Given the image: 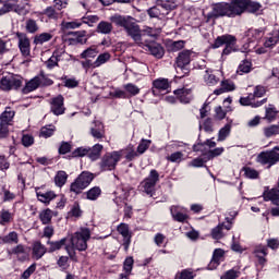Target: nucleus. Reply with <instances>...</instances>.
Here are the masks:
<instances>
[{
    "label": "nucleus",
    "instance_id": "44",
    "mask_svg": "<svg viewBox=\"0 0 279 279\" xmlns=\"http://www.w3.org/2000/svg\"><path fill=\"white\" fill-rule=\"evenodd\" d=\"M99 53V50L97 49V46H90L87 49H85L81 53V58L83 60H88V58H97V54Z\"/></svg>",
    "mask_w": 279,
    "mask_h": 279
},
{
    "label": "nucleus",
    "instance_id": "45",
    "mask_svg": "<svg viewBox=\"0 0 279 279\" xmlns=\"http://www.w3.org/2000/svg\"><path fill=\"white\" fill-rule=\"evenodd\" d=\"M51 38H53V35L51 33H41L35 36L34 45H45V43H49Z\"/></svg>",
    "mask_w": 279,
    "mask_h": 279
},
{
    "label": "nucleus",
    "instance_id": "4",
    "mask_svg": "<svg viewBox=\"0 0 279 279\" xmlns=\"http://www.w3.org/2000/svg\"><path fill=\"white\" fill-rule=\"evenodd\" d=\"M175 8L178 2L174 0H157L156 5L147 10V14L150 19H165Z\"/></svg>",
    "mask_w": 279,
    "mask_h": 279
},
{
    "label": "nucleus",
    "instance_id": "26",
    "mask_svg": "<svg viewBox=\"0 0 279 279\" xmlns=\"http://www.w3.org/2000/svg\"><path fill=\"white\" fill-rule=\"evenodd\" d=\"M174 95L178 97L181 104H191V99H192L191 89H186V88L175 89Z\"/></svg>",
    "mask_w": 279,
    "mask_h": 279
},
{
    "label": "nucleus",
    "instance_id": "12",
    "mask_svg": "<svg viewBox=\"0 0 279 279\" xmlns=\"http://www.w3.org/2000/svg\"><path fill=\"white\" fill-rule=\"evenodd\" d=\"M49 106L50 112H52L54 117H60L66 112V107H64V96L62 95L50 98Z\"/></svg>",
    "mask_w": 279,
    "mask_h": 279
},
{
    "label": "nucleus",
    "instance_id": "38",
    "mask_svg": "<svg viewBox=\"0 0 279 279\" xmlns=\"http://www.w3.org/2000/svg\"><path fill=\"white\" fill-rule=\"evenodd\" d=\"M44 14L52 21H58V19L62 17V12L56 9V7L46 8Z\"/></svg>",
    "mask_w": 279,
    "mask_h": 279
},
{
    "label": "nucleus",
    "instance_id": "11",
    "mask_svg": "<svg viewBox=\"0 0 279 279\" xmlns=\"http://www.w3.org/2000/svg\"><path fill=\"white\" fill-rule=\"evenodd\" d=\"M257 162H259V165H267L268 169L274 167V165H278V162H279L278 149H276V147H274V149H271V150L262 151L257 156Z\"/></svg>",
    "mask_w": 279,
    "mask_h": 279
},
{
    "label": "nucleus",
    "instance_id": "61",
    "mask_svg": "<svg viewBox=\"0 0 279 279\" xmlns=\"http://www.w3.org/2000/svg\"><path fill=\"white\" fill-rule=\"evenodd\" d=\"M151 145V140H142L137 146V154L141 156L145 153L146 149H149Z\"/></svg>",
    "mask_w": 279,
    "mask_h": 279
},
{
    "label": "nucleus",
    "instance_id": "51",
    "mask_svg": "<svg viewBox=\"0 0 279 279\" xmlns=\"http://www.w3.org/2000/svg\"><path fill=\"white\" fill-rule=\"evenodd\" d=\"M246 36H248V38H253L254 40H258L265 36V31H263V28H251L247 31Z\"/></svg>",
    "mask_w": 279,
    "mask_h": 279
},
{
    "label": "nucleus",
    "instance_id": "27",
    "mask_svg": "<svg viewBox=\"0 0 279 279\" xmlns=\"http://www.w3.org/2000/svg\"><path fill=\"white\" fill-rule=\"evenodd\" d=\"M37 199L43 204H49L51 199H56V193L53 191L40 192V189H36Z\"/></svg>",
    "mask_w": 279,
    "mask_h": 279
},
{
    "label": "nucleus",
    "instance_id": "39",
    "mask_svg": "<svg viewBox=\"0 0 279 279\" xmlns=\"http://www.w3.org/2000/svg\"><path fill=\"white\" fill-rule=\"evenodd\" d=\"M38 78L35 76L31 81L26 83V85L23 87L22 93L24 95H27L28 93H34L39 87Z\"/></svg>",
    "mask_w": 279,
    "mask_h": 279
},
{
    "label": "nucleus",
    "instance_id": "23",
    "mask_svg": "<svg viewBox=\"0 0 279 279\" xmlns=\"http://www.w3.org/2000/svg\"><path fill=\"white\" fill-rule=\"evenodd\" d=\"M169 80L167 78H157L153 82V95H158L159 93H162V90H169Z\"/></svg>",
    "mask_w": 279,
    "mask_h": 279
},
{
    "label": "nucleus",
    "instance_id": "60",
    "mask_svg": "<svg viewBox=\"0 0 279 279\" xmlns=\"http://www.w3.org/2000/svg\"><path fill=\"white\" fill-rule=\"evenodd\" d=\"M37 82L39 83V86H51L53 84V81L48 78L45 73L37 75Z\"/></svg>",
    "mask_w": 279,
    "mask_h": 279
},
{
    "label": "nucleus",
    "instance_id": "22",
    "mask_svg": "<svg viewBox=\"0 0 279 279\" xmlns=\"http://www.w3.org/2000/svg\"><path fill=\"white\" fill-rule=\"evenodd\" d=\"M256 98L253 94H248L247 97H241L240 104L241 106H251V108H260L264 104H267V98H264L260 101H254Z\"/></svg>",
    "mask_w": 279,
    "mask_h": 279
},
{
    "label": "nucleus",
    "instance_id": "30",
    "mask_svg": "<svg viewBox=\"0 0 279 279\" xmlns=\"http://www.w3.org/2000/svg\"><path fill=\"white\" fill-rule=\"evenodd\" d=\"M220 88L214 92V95H223V93H230V90H234L235 86L232 81L226 80L220 84Z\"/></svg>",
    "mask_w": 279,
    "mask_h": 279
},
{
    "label": "nucleus",
    "instance_id": "20",
    "mask_svg": "<svg viewBox=\"0 0 279 279\" xmlns=\"http://www.w3.org/2000/svg\"><path fill=\"white\" fill-rule=\"evenodd\" d=\"M70 43L72 45H86L88 43V35H86V31H77L70 33Z\"/></svg>",
    "mask_w": 279,
    "mask_h": 279
},
{
    "label": "nucleus",
    "instance_id": "1",
    "mask_svg": "<svg viewBox=\"0 0 279 279\" xmlns=\"http://www.w3.org/2000/svg\"><path fill=\"white\" fill-rule=\"evenodd\" d=\"M111 22L114 23L117 27H121L126 36L132 38L138 47H143L145 51H149L150 56H154L157 60L165 57V48L162 45L156 41L150 43L147 39V35L141 29V26L134 21V17L130 15H113Z\"/></svg>",
    "mask_w": 279,
    "mask_h": 279
},
{
    "label": "nucleus",
    "instance_id": "6",
    "mask_svg": "<svg viewBox=\"0 0 279 279\" xmlns=\"http://www.w3.org/2000/svg\"><path fill=\"white\" fill-rule=\"evenodd\" d=\"M95 180V174L88 171H83L70 185L71 193L75 195H80L84 191V189H88L90 186V182Z\"/></svg>",
    "mask_w": 279,
    "mask_h": 279
},
{
    "label": "nucleus",
    "instance_id": "62",
    "mask_svg": "<svg viewBox=\"0 0 279 279\" xmlns=\"http://www.w3.org/2000/svg\"><path fill=\"white\" fill-rule=\"evenodd\" d=\"M133 267H134V258L128 257L123 264V269L125 274L131 275Z\"/></svg>",
    "mask_w": 279,
    "mask_h": 279
},
{
    "label": "nucleus",
    "instance_id": "46",
    "mask_svg": "<svg viewBox=\"0 0 279 279\" xmlns=\"http://www.w3.org/2000/svg\"><path fill=\"white\" fill-rule=\"evenodd\" d=\"M39 219L43 223V226H48V223H51V219H53V211L51 209H45L39 214Z\"/></svg>",
    "mask_w": 279,
    "mask_h": 279
},
{
    "label": "nucleus",
    "instance_id": "7",
    "mask_svg": "<svg viewBox=\"0 0 279 279\" xmlns=\"http://www.w3.org/2000/svg\"><path fill=\"white\" fill-rule=\"evenodd\" d=\"M223 45L226 47L222 50V56H230L232 51H236V37L232 35L218 36L211 47L213 49H219Z\"/></svg>",
    "mask_w": 279,
    "mask_h": 279
},
{
    "label": "nucleus",
    "instance_id": "35",
    "mask_svg": "<svg viewBox=\"0 0 279 279\" xmlns=\"http://www.w3.org/2000/svg\"><path fill=\"white\" fill-rule=\"evenodd\" d=\"M84 23H88V22H86V19L75 20L72 22H62L61 27H62V29H77V28L82 27V25H84Z\"/></svg>",
    "mask_w": 279,
    "mask_h": 279
},
{
    "label": "nucleus",
    "instance_id": "25",
    "mask_svg": "<svg viewBox=\"0 0 279 279\" xmlns=\"http://www.w3.org/2000/svg\"><path fill=\"white\" fill-rule=\"evenodd\" d=\"M223 250L221 248H216L213 254V259L210 260L208 267L209 269H217L219 265L221 264V259L223 258Z\"/></svg>",
    "mask_w": 279,
    "mask_h": 279
},
{
    "label": "nucleus",
    "instance_id": "43",
    "mask_svg": "<svg viewBox=\"0 0 279 279\" xmlns=\"http://www.w3.org/2000/svg\"><path fill=\"white\" fill-rule=\"evenodd\" d=\"M230 132H232V124L227 123L223 128L219 130L218 133V143H222V141H226L230 136Z\"/></svg>",
    "mask_w": 279,
    "mask_h": 279
},
{
    "label": "nucleus",
    "instance_id": "21",
    "mask_svg": "<svg viewBox=\"0 0 279 279\" xmlns=\"http://www.w3.org/2000/svg\"><path fill=\"white\" fill-rule=\"evenodd\" d=\"M114 195H116L113 199L114 204H117V206H121V204H123V202H125V199L130 197V190L120 185L116 189Z\"/></svg>",
    "mask_w": 279,
    "mask_h": 279
},
{
    "label": "nucleus",
    "instance_id": "47",
    "mask_svg": "<svg viewBox=\"0 0 279 279\" xmlns=\"http://www.w3.org/2000/svg\"><path fill=\"white\" fill-rule=\"evenodd\" d=\"M279 134V124H271L264 128V136L266 138H271V136H278Z\"/></svg>",
    "mask_w": 279,
    "mask_h": 279
},
{
    "label": "nucleus",
    "instance_id": "17",
    "mask_svg": "<svg viewBox=\"0 0 279 279\" xmlns=\"http://www.w3.org/2000/svg\"><path fill=\"white\" fill-rule=\"evenodd\" d=\"M118 232L121 234V236H123L122 245L125 252H128V250H130V243H132V233L130 232V227L125 223H121L118 226Z\"/></svg>",
    "mask_w": 279,
    "mask_h": 279
},
{
    "label": "nucleus",
    "instance_id": "14",
    "mask_svg": "<svg viewBox=\"0 0 279 279\" xmlns=\"http://www.w3.org/2000/svg\"><path fill=\"white\" fill-rule=\"evenodd\" d=\"M19 39V49L24 58H29L32 45L29 43V37L25 33H16Z\"/></svg>",
    "mask_w": 279,
    "mask_h": 279
},
{
    "label": "nucleus",
    "instance_id": "37",
    "mask_svg": "<svg viewBox=\"0 0 279 279\" xmlns=\"http://www.w3.org/2000/svg\"><path fill=\"white\" fill-rule=\"evenodd\" d=\"M185 45H186L185 40H177V41L170 40L168 41L167 47H168V51H172L173 53H175L177 51H182Z\"/></svg>",
    "mask_w": 279,
    "mask_h": 279
},
{
    "label": "nucleus",
    "instance_id": "40",
    "mask_svg": "<svg viewBox=\"0 0 279 279\" xmlns=\"http://www.w3.org/2000/svg\"><path fill=\"white\" fill-rule=\"evenodd\" d=\"M279 43V31H274L268 38H266L264 43V47L271 48L276 47Z\"/></svg>",
    "mask_w": 279,
    "mask_h": 279
},
{
    "label": "nucleus",
    "instance_id": "29",
    "mask_svg": "<svg viewBox=\"0 0 279 279\" xmlns=\"http://www.w3.org/2000/svg\"><path fill=\"white\" fill-rule=\"evenodd\" d=\"M14 114H16V112H14V110H12V108L7 107L0 117V123H4L7 125H12Z\"/></svg>",
    "mask_w": 279,
    "mask_h": 279
},
{
    "label": "nucleus",
    "instance_id": "2",
    "mask_svg": "<svg viewBox=\"0 0 279 279\" xmlns=\"http://www.w3.org/2000/svg\"><path fill=\"white\" fill-rule=\"evenodd\" d=\"M250 0H233L231 3L218 2L211 4V12L206 16L207 21H216V19H222L228 16L234 19V16H241L247 10Z\"/></svg>",
    "mask_w": 279,
    "mask_h": 279
},
{
    "label": "nucleus",
    "instance_id": "64",
    "mask_svg": "<svg viewBox=\"0 0 279 279\" xmlns=\"http://www.w3.org/2000/svg\"><path fill=\"white\" fill-rule=\"evenodd\" d=\"M36 271V263L32 264L21 276V279H29L32 275Z\"/></svg>",
    "mask_w": 279,
    "mask_h": 279
},
{
    "label": "nucleus",
    "instance_id": "50",
    "mask_svg": "<svg viewBox=\"0 0 279 279\" xmlns=\"http://www.w3.org/2000/svg\"><path fill=\"white\" fill-rule=\"evenodd\" d=\"M242 171L244 172L245 178H248V180H258V177L260 173L251 167H244L242 168Z\"/></svg>",
    "mask_w": 279,
    "mask_h": 279
},
{
    "label": "nucleus",
    "instance_id": "52",
    "mask_svg": "<svg viewBox=\"0 0 279 279\" xmlns=\"http://www.w3.org/2000/svg\"><path fill=\"white\" fill-rule=\"evenodd\" d=\"M53 132H56V126L52 124H49L41 128L40 136H43V138H49L53 136Z\"/></svg>",
    "mask_w": 279,
    "mask_h": 279
},
{
    "label": "nucleus",
    "instance_id": "9",
    "mask_svg": "<svg viewBox=\"0 0 279 279\" xmlns=\"http://www.w3.org/2000/svg\"><path fill=\"white\" fill-rule=\"evenodd\" d=\"M119 160H121V153H107L102 156L99 162V167L101 171H114V169H117Z\"/></svg>",
    "mask_w": 279,
    "mask_h": 279
},
{
    "label": "nucleus",
    "instance_id": "31",
    "mask_svg": "<svg viewBox=\"0 0 279 279\" xmlns=\"http://www.w3.org/2000/svg\"><path fill=\"white\" fill-rule=\"evenodd\" d=\"M14 221V214L8 209H2L0 211V226H9Z\"/></svg>",
    "mask_w": 279,
    "mask_h": 279
},
{
    "label": "nucleus",
    "instance_id": "34",
    "mask_svg": "<svg viewBox=\"0 0 279 279\" xmlns=\"http://www.w3.org/2000/svg\"><path fill=\"white\" fill-rule=\"evenodd\" d=\"M3 245H16L19 244V233L16 231H11L7 235L2 236Z\"/></svg>",
    "mask_w": 279,
    "mask_h": 279
},
{
    "label": "nucleus",
    "instance_id": "13",
    "mask_svg": "<svg viewBox=\"0 0 279 279\" xmlns=\"http://www.w3.org/2000/svg\"><path fill=\"white\" fill-rule=\"evenodd\" d=\"M9 254L11 256H15V258L20 263H25L26 260H29V247L23 245V244H17L13 248L9 251Z\"/></svg>",
    "mask_w": 279,
    "mask_h": 279
},
{
    "label": "nucleus",
    "instance_id": "63",
    "mask_svg": "<svg viewBox=\"0 0 279 279\" xmlns=\"http://www.w3.org/2000/svg\"><path fill=\"white\" fill-rule=\"evenodd\" d=\"M183 157L184 154H182V151H175L168 156L167 160H169V162H182Z\"/></svg>",
    "mask_w": 279,
    "mask_h": 279
},
{
    "label": "nucleus",
    "instance_id": "42",
    "mask_svg": "<svg viewBox=\"0 0 279 279\" xmlns=\"http://www.w3.org/2000/svg\"><path fill=\"white\" fill-rule=\"evenodd\" d=\"M66 180H69V174L60 170L57 172L54 177V184L56 186H59V189H62V186L66 184Z\"/></svg>",
    "mask_w": 279,
    "mask_h": 279
},
{
    "label": "nucleus",
    "instance_id": "54",
    "mask_svg": "<svg viewBox=\"0 0 279 279\" xmlns=\"http://www.w3.org/2000/svg\"><path fill=\"white\" fill-rule=\"evenodd\" d=\"M25 27L28 34H36V32H38V23L36 22V20H26Z\"/></svg>",
    "mask_w": 279,
    "mask_h": 279
},
{
    "label": "nucleus",
    "instance_id": "24",
    "mask_svg": "<svg viewBox=\"0 0 279 279\" xmlns=\"http://www.w3.org/2000/svg\"><path fill=\"white\" fill-rule=\"evenodd\" d=\"M264 202H271L275 206H279V190L271 189L263 193Z\"/></svg>",
    "mask_w": 279,
    "mask_h": 279
},
{
    "label": "nucleus",
    "instance_id": "3",
    "mask_svg": "<svg viewBox=\"0 0 279 279\" xmlns=\"http://www.w3.org/2000/svg\"><path fill=\"white\" fill-rule=\"evenodd\" d=\"M88 241H90V229L81 228L70 236V244L65 245L69 256L73 257L75 250L77 252H86L88 250Z\"/></svg>",
    "mask_w": 279,
    "mask_h": 279
},
{
    "label": "nucleus",
    "instance_id": "15",
    "mask_svg": "<svg viewBox=\"0 0 279 279\" xmlns=\"http://www.w3.org/2000/svg\"><path fill=\"white\" fill-rule=\"evenodd\" d=\"M227 225L226 223H219L217 227H215L211 230V236L216 241H219L220 239H223L226 236V233H223V230H232V221H230V218H226Z\"/></svg>",
    "mask_w": 279,
    "mask_h": 279
},
{
    "label": "nucleus",
    "instance_id": "58",
    "mask_svg": "<svg viewBox=\"0 0 279 279\" xmlns=\"http://www.w3.org/2000/svg\"><path fill=\"white\" fill-rule=\"evenodd\" d=\"M208 157H198V158H195L193 159L191 162H190V167H195V168H199V167H205L206 162H208Z\"/></svg>",
    "mask_w": 279,
    "mask_h": 279
},
{
    "label": "nucleus",
    "instance_id": "32",
    "mask_svg": "<svg viewBox=\"0 0 279 279\" xmlns=\"http://www.w3.org/2000/svg\"><path fill=\"white\" fill-rule=\"evenodd\" d=\"M203 80L207 86H217V83L219 82V77L213 73V70H206Z\"/></svg>",
    "mask_w": 279,
    "mask_h": 279
},
{
    "label": "nucleus",
    "instance_id": "36",
    "mask_svg": "<svg viewBox=\"0 0 279 279\" xmlns=\"http://www.w3.org/2000/svg\"><path fill=\"white\" fill-rule=\"evenodd\" d=\"M254 254L258 259L259 265H265V263H267V259L265 258V256H267V246H256Z\"/></svg>",
    "mask_w": 279,
    "mask_h": 279
},
{
    "label": "nucleus",
    "instance_id": "57",
    "mask_svg": "<svg viewBox=\"0 0 279 279\" xmlns=\"http://www.w3.org/2000/svg\"><path fill=\"white\" fill-rule=\"evenodd\" d=\"M241 276V270L233 268L230 270H227L223 276H221V279H236Z\"/></svg>",
    "mask_w": 279,
    "mask_h": 279
},
{
    "label": "nucleus",
    "instance_id": "41",
    "mask_svg": "<svg viewBox=\"0 0 279 279\" xmlns=\"http://www.w3.org/2000/svg\"><path fill=\"white\" fill-rule=\"evenodd\" d=\"M112 29H113L112 23L106 22V21L99 22V24L97 25V28H96L98 34H105V35L111 34Z\"/></svg>",
    "mask_w": 279,
    "mask_h": 279
},
{
    "label": "nucleus",
    "instance_id": "48",
    "mask_svg": "<svg viewBox=\"0 0 279 279\" xmlns=\"http://www.w3.org/2000/svg\"><path fill=\"white\" fill-rule=\"evenodd\" d=\"M0 195H3V202H13L16 198V194L10 192L5 185H0Z\"/></svg>",
    "mask_w": 279,
    "mask_h": 279
},
{
    "label": "nucleus",
    "instance_id": "10",
    "mask_svg": "<svg viewBox=\"0 0 279 279\" xmlns=\"http://www.w3.org/2000/svg\"><path fill=\"white\" fill-rule=\"evenodd\" d=\"M193 56V51L191 50H182L179 52L178 57L175 58V65H177V73L182 71L183 75L180 77H184V75H189L190 70L186 68L191 64V57Z\"/></svg>",
    "mask_w": 279,
    "mask_h": 279
},
{
    "label": "nucleus",
    "instance_id": "16",
    "mask_svg": "<svg viewBox=\"0 0 279 279\" xmlns=\"http://www.w3.org/2000/svg\"><path fill=\"white\" fill-rule=\"evenodd\" d=\"M89 134L93 138H96V141H101L102 138H106V126L101 121H94Z\"/></svg>",
    "mask_w": 279,
    "mask_h": 279
},
{
    "label": "nucleus",
    "instance_id": "59",
    "mask_svg": "<svg viewBox=\"0 0 279 279\" xmlns=\"http://www.w3.org/2000/svg\"><path fill=\"white\" fill-rule=\"evenodd\" d=\"M88 147H78L72 151V158H84L88 156Z\"/></svg>",
    "mask_w": 279,
    "mask_h": 279
},
{
    "label": "nucleus",
    "instance_id": "5",
    "mask_svg": "<svg viewBox=\"0 0 279 279\" xmlns=\"http://www.w3.org/2000/svg\"><path fill=\"white\" fill-rule=\"evenodd\" d=\"M158 182H160V173H158V170L153 169L148 177L141 182L140 191L146 193L149 197H154V195H156V184H158Z\"/></svg>",
    "mask_w": 279,
    "mask_h": 279
},
{
    "label": "nucleus",
    "instance_id": "18",
    "mask_svg": "<svg viewBox=\"0 0 279 279\" xmlns=\"http://www.w3.org/2000/svg\"><path fill=\"white\" fill-rule=\"evenodd\" d=\"M170 213L174 221L179 223H184L186 219H189V215H186V210L180 206H171Z\"/></svg>",
    "mask_w": 279,
    "mask_h": 279
},
{
    "label": "nucleus",
    "instance_id": "33",
    "mask_svg": "<svg viewBox=\"0 0 279 279\" xmlns=\"http://www.w3.org/2000/svg\"><path fill=\"white\" fill-rule=\"evenodd\" d=\"M85 197L89 202H97L98 197H101V187L94 186L85 192Z\"/></svg>",
    "mask_w": 279,
    "mask_h": 279
},
{
    "label": "nucleus",
    "instance_id": "53",
    "mask_svg": "<svg viewBox=\"0 0 279 279\" xmlns=\"http://www.w3.org/2000/svg\"><path fill=\"white\" fill-rule=\"evenodd\" d=\"M276 117H278V110L270 105L269 108H266L265 119L268 120V123H271L272 121H276Z\"/></svg>",
    "mask_w": 279,
    "mask_h": 279
},
{
    "label": "nucleus",
    "instance_id": "19",
    "mask_svg": "<svg viewBox=\"0 0 279 279\" xmlns=\"http://www.w3.org/2000/svg\"><path fill=\"white\" fill-rule=\"evenodd\" d=\"M45 254H47V247L40 241L34 242L32 246V258L34 260H40Z\"/></svg>",
    "mask_w": 279,
    "mask_h": 279
},
{
    "label": "nucleus",
    "instance_id": "8",
    "mask_svg": "<svg viewBox=\"0 0 279 279\" xmlns=\"http://www.w3.org/2000/svg\"><path fill=\"white\" fill-rule=\"evenodd\" d=\"M23 86V77L17 74L9 73L2 76L0 80V89L4 93H10V90H19Z\"/></svg>",
    "mask_w": 279,
    "mask_h": 279
},
{
    "label": "nucleus",
    "instance_id": "28",
    "mask_svg": "<svg viewBox=\"0 0 279 279\" xmlns=\"http://www.w3.org/2000/svg\"><path fill=\"white\" fill-rule=\"evenodd\" d=\"M101 151H104V145L96 144L92 148H88V159L89 160H99L101 157Z\"/></svg>",
    "mask_w": 279,
    "mask_h": 279
},
{
    "label": "nucleus",
    "instance_id": "55",
    "mask_svg": "<svg viewBox=\"0 0 279 279\" xmlns=\"http://www.w3.org/2000/svg\"><path fill=\"white\" fill-rule=\"evenodd\" d=\"M110 60V53L104 52L97 57V59L94 62V69H97L98 66H101V64H106Z\"/></svg>",
    "mask_w": 279,
    "mask_h": 279
},
{
    "label": "nucleus",
    "instance_id": "49",
    "mask_svg": "<svg viewBox=\"0 0 279 279\" xmlns=\"http://www.w3.org/2000/svg\"><path fill=\"white\" fill-rule=\"evenodd\" d=\"M47 244L50 245L49 252H57V250H62L66 245V238L54 242L48 241Z\"/></svg>",
    "mask_w": 279,
    "mask_h": 279
},
{
    "label": "nucleus",
    "instance_id": "56",
    "mask_svg": "<svg viewBox=\"0 0 279 279\" xmlns=\"http://www.w3.org/2000/svg\"><path fill=\"white\" fill-rule=\"evenodd\" d=\"M124 90H126V93H129V95H131V97H136V95H138V93H141V88H138V86H136L132 83L125 84Z\"/></svg>",
    "mask_w": 279,
    "mask_h": 279
}]
</instances>
